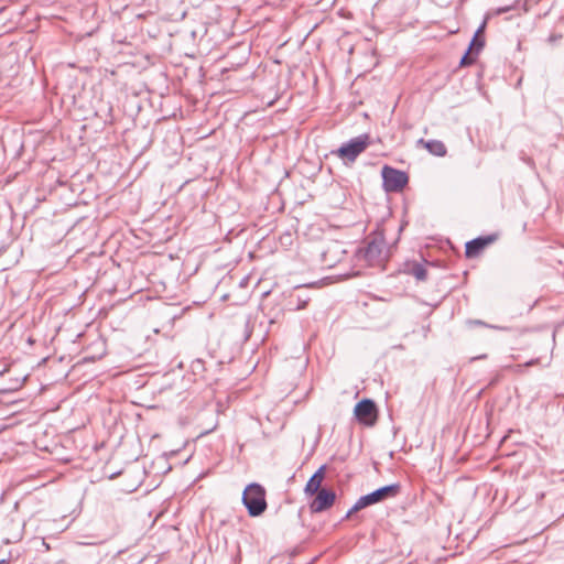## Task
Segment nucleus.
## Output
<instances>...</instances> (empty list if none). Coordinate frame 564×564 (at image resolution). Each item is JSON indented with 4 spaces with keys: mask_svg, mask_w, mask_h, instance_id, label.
Returning a JSON list of instances; mask_svg holds the SVG:
<instances>
[{
    "mask_svg": "<svg viewBox=\"0 0 564 564\" xmlns=\"http://www.w3.org/2000/svg\"><path fill=\"white\" fill-rule=\"evenodd\" d=\"M563 39V34L560 33V32H553L551 33L547 39H546V42L547 44H550L551 46H554L556 45L557 43H560V41Z\"/></svg>",
    "mask_w": 564,
    "mask_h": 564,
    "instance_id": "obj_17",
    "label": "nucleus"
},
{
    "mask_svg": "<svg viewBox=\"0 0 564 564\" xmlns=\"http://www.w3.org/2000/svg\"><path fill=\"white\" fill-rule=\"evenodd\" d=\"M8 562V560H0V564H7Z\"/></svg>",
    "mask_w": 564,
    "mask_h": 564,
    "instance_id": "obj_27",
    "label": "nucleus"
},
{
    "mask_svg": "<svg viewBox=\"0 0 564 564\" xmlns=\"http://www.w3.org/2000/svg\"><path fill=\"white\" fill-rule=\"evenodd\" d=\"M346 254L343 243L339 241H330L321 251V262L326 268H334L340 262Z\"/></svg>",
    "mask_w": 564,
    "mask_h": 564,
    "instance_id": "obj_8",
    "label": "nucleus"
},
{
    "mask_svg": "<svg viewBox=\"0 0 564 564\" xmlns=\"http://www.w3.org/2000/svg\"><path fill=\"white\" fill-rule=\"evenodd\" d=\"M249 259H252L253 254L251 252L248 253Z\"/></svg>",
    "mask_w": 564,
    "mask_h": 564,
    "instance_id": "obj_28",
    "label": "nucleus"
},
{
    "mask_svg": "<svg viewBox=\"0 0 564 564\" xmlns=\"http://www.w3.org/2000/svg\"><path fill=\"white\" fill-rule=\"evenodd\" d=\"M326 466H321L308 479L304 488V492L307 496H313L322 489V482L325 477Z\"/></svg>",
    "mask_w": 564,
    "mask_h": 564,
    "instance_id": "obj_11",
    "label": "nucleus"
},
{
    "mask_svg": "<svg viewBox=\"0 0 564 564\" xmlns=\"http://www.w3.org/2000/svg\"><path fill=\"white\" fill-rule=\"evenodd\" d=\"M118 475H120V471H118V473H112V474H110L108 477H109V479H113V478H115L116 476H118Z\"/></svg>",
    "mask_w": 564,
    "mask_h": 564,
    "instance_id": "obj_25",
    "label": "nucleus"
},
{
    "mask_svg": "<svg viewBox=\"0 0 564 564\" xmlns=\"http://www.w3.org/2000/svg\"><path fill=\"white\" fill-rule=\"evenodd\" d=\"M400 490H401V485L399 482L380 487L370 494L361 496L356 501V509H365L375 503L384 501L390 498H394L399 495Z\"/></svg>",
    "mask_w": 564,
    "mask_h": 564,
    "instance_id": "obj_4",
    "label": "nucleus"
},
{
    "mask_svg": "<svg viewBox=\"0 0 564 564\" xmlns=\"http://www.w3.org/2000/svg\"><path fill=\"white\" fill-rule=\"evenodd\" d=\"M420 142L423 143L425 149L433 155L444 156L446 154V147L440 140L424 141L423 139H421Z\"/></svg>",
    "mask_w": 564,
    "mask_h": 564,
    "instance_id": "obj_13",
    "label": "nucleus"
},
{
    "mask_svg": "<svg viewBox=\"0 0 564 564\" xmlns=\"http://www.w3.org/2000/svg\"><path fill=\"white\" fill-rule=\"evenodd\" d=\"M268 509L267 490L259 482H249V517H261Z\"/></svg>",
    "mask_w": 564,
    "mask_h": 564,
    "instance_id": "obj_5",
    "label": "nucleus"
},
{
    "mask_svg": "<svg viewBox=\"0 0 564 564\" xmlns=\"http://www.w3.org/2000/svg\"><path fill=\"white\" fill-rule=\"evenodd\" d=\"M230 304H231V305H243V304H245V301H241V302L232 301Z\"/></svg>",
    "mask_w": 564,
    "mask_h": 564,
    "instance_id": "obj_23",
    "label": "nucleus"
},
{
    "mask_svg": "<svg viewBox=\"0 0 564 564\" xmlns=\"http://www.w3.org/2000/svg\"><path fill=\"white\" fill-rule=\"evenodd\" d=\"M247 285V276H243L240 282H239V286H245Z\"/></svg>",
    "mask_w": 564,
    "mask_h": 564,
    "instance_id": "obj_22",
    "label": "nucleus"
},
{
    "mask_svg": "<svg viewBox=\"0 0 564 564\" xmlns=\"http://www.w3.org/2000/svg\"><path fill=\"white\" fill-rule=\"evenodd\" d=\"M498 236L496 234L479 236L468 242L465 246V254L467 258H474L478 256L487 246L495 242Z\"/></svg>",
    "mask_w": 564,
    "mask_h": 564,
    "instance_id": "obj_10",
    "label": "nucleus"
},
{
    "mask_svg": "<svg viewBox=\"0 0 564 564\" xmlns=\"http://www.w3.org/2000/svg\"><path fill=\"white\" fill-rule=\"evenodd\" d=\"M361 509H356V503L347 511L345 519L350 518L355 512L360 511Z\"/></svg>",
    "mask_w": 564,
    "mask_h": 564,
    "instance_id": "obj_19",
    "label": "nucleus"
},
{
    "mask_svg": "<svg viewBox=\"0 0 564 564\" xmlns=\"http://www.w3.org/2000/svg\"><path fill=\"white\" fill-rule=\"evenodd\" d=\"M386 239L382 232H373L368 236L367 245L360 250L369 265H376L383 260Z\"/></svg>",
    "mask_w": 564,
    "mask_h": 564,
    "instance_id": "obj_3",
    "label": "nucleus"
},
{
    "mask_svg": "<svg viewBox=\"0 0 564 564\" xmlns=\"http://www.w3.org/2000/svg\"><path fill=\"white\" fill-rule=\"evenodd\" d=\"M232 297V294H226L224 295V299L227 300V301H230Z\"/></svg>",
    "mask_w": 564,
    "mask_h": 564,
    "instance_id": "obj_26",
    "label": "nucleus"
},
{
    "mask_svg": "<svg viewBox=\"0 0 564 564\" xmlns=\"http://www.w3.org/2000/svg\"><path fill=\"white\" fill-rule=\"evenodd\" d=\"M250 93L256 102L254 106L249 104V112L272 106L278 98L274 76L256 73L251 85H249Z\"/></svg>",
    "mask_w": 564,
    "mask_h": 564,
    "instance_id": "obj_1",
    "label": "nucleus"
},
{
    "mask_svg": "<svg viewBox=\"0 0 564 564\" xmlns=\"http://www.w3.org/2000/svg\"><path fill=\"white\" fill-rule=\"evenodd\" d=\"M294 297L295 295H291L290 296V304H294L295 305V310H301V308H304L306 306V304L308 303L310 301V297H302L300 294L296 295V303H294Z\"/></svg>",
    "mask_w": 564,
    "mask_h": 564,
    "instance_id": "obj_16",
    "label": "nucleus"
},
{
    "mask_svg": "<svg viewBox=\"0 0 564 564\" xmlns=\"http://www.w3.org/2000/svg\"><path fill=\"white\" fill-rule=\"evenodd\" d=\"M467 324L469 326H484V327H489V328H495V329H502V327L489 325L481 319H469V321H467Z\"/></svg>",
    "mask_w": 564,
    "mask_h": 564,
    "instance_id": "obj_18",
    "label": "nucleus"
},
{
    "mask_svg": "<svg viewBox=\"0 0 564 564\" xmlns=\"http://www.w3.org/2000/svg\"><path fill=\"white\" fill-rule=\"evenodd\" d=\"M265 294H267V292L256 294V291H252L251 292V297L257 296L259 299V297H261L262 295H265Z\"/></svg>",
    "mask_w": 564,
    "mask_h": 564,
    "instance_id": "obj_21",
    "label": "nucleus"
},
{
    "mask_svg": "<svg viewBox=\"0 0 564 564\" xmlns=\"http://www.w3.org/2000/svg\"><path fill=\"white\" fill-rule=\"evenodd\" d=\"M411 274L417 280V281H425L427 278V271L425 267L421 263H414L411 268Z\"/></svg>",
    "mask_w": 564,
    "mask_h": 564,
    "instance_id": "obj_15",
    "label": "nucleus"
},
{
    "mask_svg": "<svg viewBox=\"0 0 564 564\" xmlns=\"http://www.w3.org/2000/svg\"><path fill=\"white\" fill-rule=\"evenodd\" d=\"M314 500L310 505V509L313 513H319L328 510L335 502L336 494L332 489L322 488L315 494Z\"/></svg>",
    "mask_w": 564,
    "mask_h": 564,
    "instance_id": "obj_9",
    "label": "nucleus"
},
{
    "mask_svg": "<svg viewBox=\"0 0 564 564\" xmlns=\"http://www.w3.org/2000/svg\"><path fill=\"white\" fill-rule=\"evenodd\" d=\"M383 188L387 193L401 192L409 182V176L404 171L384 165L381 171Z\"/></svg>",
    "mask_w": 564,
    "mask_h": 564,
    "instance_id": "obj_6",
    "label": "nucleus"
},
{
    "mask_svg": "<svg viewBox=\"0 0 564 564\" xmlns=\"http://www.w3.org/2000/svg\"><path fill=\"white\" fill-rule=\"evenodd\" d=\"M215 427H216V424H214L213 426H210L209 429H207V430L204 432V434H207V433H209V432L214 431V430H215Z\"/></svg>",
    "mask_w": 564,
    "mask_h": 564,
    "instance_id": "obj_24",
    "label": "nucleus"
},
{
    "mask_svg": "<svg viewBox=\"0 0 564 564\" xmlns=\"http://www.w3.org/2000/svg\"><path fill=\"white\" fill-rule=\"evenodd\" d=\"M478 55H475V50L469 47L465 52V54L462 56L459 65L462 67L470 66L476 62Z\"/></svg>",
    "mask_w": 564,
    "mask_h": 564,
    "instance_id": "obj_14",
    "label": "nucleus"
},
{
    "mask_svg": "<svg viewBox=\"0 0 564 564\" xmlns=\"http://www.w3.org/2000/svg\"><path fill=\"white\" fill-rule=\"evenodd\" d=\"M370 135L368 133H362L350 139L348 142L343 143L335 153L343 160L355 162L356 159L370 145Z\"/></svg>",
    "mask_w": 564,
    "mask_h": 564,
    "instance_id": "obj_2",
    "label": "nucleus"
},
{
    "mask_svg": "<svg viewBox=\"0 0 564 564\" xmlns=\"http://www.w3.org/2000/svg\"><path fill=\"white\" fill-rule=\"evenodd\" d=\"M357 421L365 426H373L378 420V409L373 400L362 399L354 409Z\"/></svg>",
    "mask_w": 564,
    "mask_h": 564,
    "instance_id": "obj_7",
    "label": "nucleus"
},
{
    "mask_svg": "<svg viewBox=\"0 0 564 564\" xmlns=\"http://www.w3.org/2000/svg\"><path fill=\"white\" fill-rule=\"evenodd\" d=\"M241 502L245 507H247V486L243 488L241 494Z\"/></svg>",
    "mask_w": 564,
    "mask_h": 564,
    "instance_id": "obj_20",
    "label": "nucleus"
},
{
    "mask_svg": "<svg viewBox=\"0 0 564 564\" xmlns=\"http://www.w3.org/2000/svg\"><path fill=\"white\" fill-rule=\"evenodd\" d=\"M486 24H487L486 20L482 21V23L478 26V29L476 30V32L469 43V47L475 50V55H478L485 46V39L482 36V33L486 29Z\"/></svg>",
    "mask_w": 564,
    "mask_h": 564,
    "instance_id": "obj_12",
    "label": "nucleus"
}]
</instances>
